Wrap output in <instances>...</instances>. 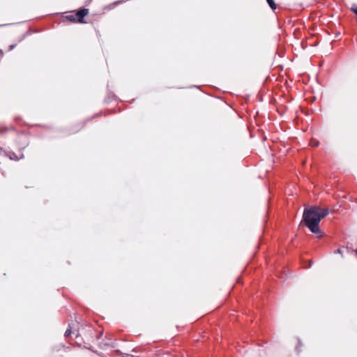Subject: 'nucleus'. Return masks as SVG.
Masks as SVG:
<instances>
[{
	"mask_svg": "<svg viewBox=\"0 0 357 357\" xmlns=\"http://www.w3.org/2000/svg\"><path fill=\"white\" fill-rule=\"evenodd\" d=\"M310 144L312 147H317L319 146V142L317 140L312 139H311Z\"/></svg>",
	"mask_w": 357,
	"mask_h": 357,
	"instance_id": "nucleus-4",
	"label": "nucleus"
},
{
	"mask_svg": "<svg viewBox=\"0 0 357 357\" xmlns=\"http://www.w3.org/2000/svg\"><path fill=\"white\" fill-rule=\"evenodd\" d=\"M335 253H337V254H340L342 256H343V250L341 248H339L337 249V250L335 251Z\"/></svg>",
	"mask_w": 357,
	"mask_h": 357,
	"instance_id": "nucleus-5",
	"label": "nucleus"
},
{
	"mask_svg": "<svg viewBox=\"0 0 357 357\" xmlns=\"http://www.w3.org/2000/svg\"><path fill=\"white\" fill-rule=\"evenodd\" d=\"M88 13L89 10L86 8L79 10L76 14V17L78 18V22L81 23L83 22V17H85Z\"/></svg>",
	"mask_w": 357,
	"mask_h": 357,
	"instance_id": "nucleus-2",
	"label": "nucleus"
},
{
	"mask_svg": "<svg viewBox=\"0 0 357 357\" xmlns=\"http://www.w3.org/2000/svg\"><path fill=\"white\" fill-rule=\"evenodd\" d=\"M267 3H268L269 6L273 9L275 10L276 8V4L275 3L273 0H266Z\"/></svg>",
	"mask_w": 357,
	"mask_h": 357,
	"instance_id": "nucleus-3",
	"label": "nucleus"
},
{
	"mask_svg": "<svg viewBox=\"0 0 357 357\" xmlns=\"http://www.w3.org/2000/svg\"><path fill=\"white\" fill-rule=\"evenodd\" d=\"M356 255H357V248H356Z\"/></svg>",
	"mask_w": 357,
	"mask_h": 357,
	"instance_id": "nucleus-10",
	"label": "nucleus"
},
{
	"mask_svg": "<svg viewBox=\"0 0 357 357\" xmlns=\"http://www.w3.org/2000/svg\"><path fill=\"white\" fill-rule=\"evenodd\" d=\"M70 21H73V22H75V17L74 15H70V16H68L67 17Z\"/></svg>",
	"mask_w": 357,
	"mask_h": 357,
	"instance_id": "nucleus-6",
	"label": "nucleus"
},
{
	"mask_svg": "<svg viewBox=\"0 0 357 357\" xmlns=\"http://www.w3.org/2000/svg\"><path fill=\"white\" fill-rule=\"evenodd\" d=\"M14 47H15L14 45H10V50H13V49L14 48Z\"/></svg>",
	"mask_w": 357,
	"mask_h": 357,
	"instance_id": "nucleus-9",
	"label": "nucleus"
},
{
	"mask_svg": "<svg viewBox=\"0 0 357 357\" xmlns=\"http://www.w3.org/2000/svg\"><path fill=\"white\" fill-rule=\"evenodd\" d=\"M328 213L329 210L328 208H321L316 206L305 208L302 221L312 233L317 234V238H321L323 234L319 229V222Z\"/></svg>",
	"mask_w": 357,
	"mask_h": 357,
	"instance_id": "nucleus-1",
	"label": "nucleus"
},
{
	"mask_svg": "<svg viewBox=\"0 0 357 357\" xmlns=\"http://www.w3.org/2000/svg\"><path fill=\"white\" fill-rule=\"evenodd\" d=\"M71 333L72 332L70 329H67L66 331L65 332V336L68 337Z\"/></svg>",
	"mask_w": 357,
	"mask_h": 357,
	"instance_id": "nucleus-7",
	"label": "nucleus"
},
{
	"mask_svg": "<svg viewBox=\"0 0 357 357\" xmlns=\"http://www.w3.org/2000/svg\"><path fill=\"white\" fill-rule=\"evenodd\" d=\"M351 10L356 14L357 15V7L356 8H351Z\"/></svg>",
	"mask_w": 357,
	"mask_h": 357,
	"instance_id": "nucleus-8",
	"label": "nucleus"
}]
</instances>
